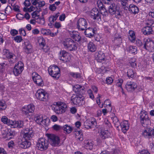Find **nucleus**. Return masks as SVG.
<instances>
[{
	"mask_svg": "<svg viewBox=\"0 0 154 154\" xmlns=\"http://www.w3.org/2000/svg\"><path fill=\"white\" fill-rule=\"evenodd\" d=\"M24 44L25 48H31L32 47V46L30 42L28 41H26L25 42Z\"/></svg>",
	"mask_w": 154,
	"mask_h": 154,
	"instance_id": "nucleus-47",
	"label": "nucleus"
},
{
	"mask_svg": "<svg viewBox=\"0 0 154 154\" xmlns=\"http://www.w3.org/2000/svg\"><path fill=\"white\" fill-rule=\"evenodd\" d=\"M113 81V80L111 77H108L106 79V83L110 84L112 83Z\"/></svg>",
	"mask_w": 154,
	"mask_h": 154,
	"instance_id": "nucleus-53",
	"label": "nucleus"
},
{
	"mask_svg": "<svg viewBox=\"0 0 154 154\" xmlns=\"http://www.w3.org/2000/svg\"><path fill=\"white\" fill-rule=\"evenodd\" d=\"M11 129H8L7 128L3 129L2 131V135H5V136H6L7 134H8V133L9 132V131Z\"/></svg>",
	"mask_w": 154,
	"mask_h": 154,
	"instance_id": "nucleus-52",
	"label": "nucleus"
},
{
	"mask_svg": "<svg viewBox=\"0 0 154 154\" xmlns=\"http://www.w3.org/2000/svg\"><path fill=\"white\" fill-rule=\"evenodd\" d=\"M123 82V79H119L118 80V82H117L116 83V85L119 87H120L122 88V90H123V89L122 87V85Z\"/></svg>",
	"mask_w": 154,
	"mask_h": 154,
	"instance_id": "nucleus-49",
	"label": "nucleus"
},
{
	"mask_svg": "<svg viewBox=\"0 0 154 154\" xmlns=\"http://www.w3.org/2000/svg\"><path fill=\"white\" fill-rule=\"evenodd\" d=\"M127 74L129 77L131 78H133L135 75V73H134L133 70L130 69L128 70Z\"/></svg>",
	"mask_w": 154,
	"mask_h": 154,
	"instance_id": "nucleus-40",
	"label": "nucleus"
},
{
	"mask_svg": "<svg viewBox=\"0 0 154 154\" xmlns=\"http://www.w3.org/2000/svg\"><path fill=\"white\" fill-rule=\"evenodd\" d=\"M96 122L95 119H87L84 123L85 128L87 129L93 128L94 125L96 126Z\"/></svg>",
	"mask_w": 154,
	"mask_h": 154,
	"instance_id": "nucleus-13",
	"label": "nucleus"
},
{
	"mask_svg": "<svg viewBox=\"0 0 154 154\" xmlns=\"http://www.w3.org/2000/svg\"><path fill=\"white\" fill-rule=\"evenodd\" d=\"M67 108L66 104L65 103L58 101V114L64 113Z\"/></svg>",
	"mask_w": 154,
	"mask_h": 154,
	"instance_id": "nucleus-17",
	"label": "nucleus"
},
{
	"mask_svg": "<svg viewBox=\"0 0 154 154\" xmlns=\"http://www.w3.org/2000/svg\"><path fill=\"white\" fill-rule=\"evenodd\" d=\"M108 11L110 15L116 18H119L121 16V11L119 5L112 3L110 5Z\"/></svg>",
	"mask_w": 154,
	"mask_h": 154,
	"instance_id": "nucleus-1",
	"label": "nucleus"
},
{
	"mask_svg": "<svg viewBox=\"0 0 154 154\" xmlns=\"http://www.w3.org/2000/svg\"><path fill=\"white\" fill-rule=\"evenodd\" d=\"M51 119L52 121L55 122L57 121L58 118L56 116L53 115L51 117Z\"/></svg>",
	"mask_w": 154,
	"mask_h": 154,
	"instance_id": "nucleus-63",
	"label": "nucleus"
},
{
	"mask_svg": "<svg viewBox=\"0 0 154 154\" xmlns=\"http://www.w3.org/2000/svg\"><path fill=\"white\" fill-rule=\"evenodd\" d=\"M91 17L94 20H99L100 19V14L99 13L98 9L96 8H94L91 11Z\"/></svg>",
	"mask_w": 154,
	"mask_h": 154,
	"instance_id": "nucleus-11",
	"label": "nucleus"
},
{
	"mask_svg": "<svg viewBox=\"0 0 154 154\" xmlns=\"http://www.w3.org/2000/svg\"><path fill=\"white\" fill-rule=\"evenodd\" d=\"M137 87V84L131 81L128 82L125 85L126 89L129 91H134Z\"/></svg>",
	"mask_w": 154,
	"mask_h": 154,
	"instance_id": "nucleus-15",
	"label": "nucleus"
},
{
	"mask_svg": "<svg viewBox=\"0 0 154 154\" xmlns=\"http://www.w3.org/2000/svg\"><path fill=\"white\" fill-rule=\"evenodd\" d=\"M148 25L152 27H154V22L152 20H150L147 23Z\"/></svg>",
	"mask_w": 154,
	"mask_h": 154,
	"instance_id": "nucleus-64",
	"label": "nucleus"
},
{
	"mask_svg": "<svg viewBox=\"0 0 154 154\" xmlns=\"http://www.w3.org/2000/svg\"><path fill=\"white\" fill-rule=\"evenodd\" d=\"M17 143L19 147L22 148L26 149L29 147L31 145V143L29 141H27L23 138L22 139H19Z\"/></svg>",
	"mask_w": 154,
	"mask_h": 154,
	"instance_id": "nucleus-10",
	"label": "nucleus"
},
{
	"mask_svg": "<svg viewBox=\"0 0 154 154\" xmlns=\"http://www.w3.org/2000/svg\"><path fill=\"white\" fill-rule=\"evenodd\" d=\"M23 68L22 66H19V64L16 65L14 67L13 72L15 75H18L20 74L23 70Z\"/></svg>",
	"mask_w": 154,
	"mask_h": 154,
	"instance_id": "nucleus-24",
	"label": "nucleus"
},
{
	"mask_svg": "<svg viewBox=\"0 0 154 154\" xmlns=\"http://www.w3.org/2000/svg\"><path fill=\"white\" fill-rule=\"evenodd\" d=\"M8 146L9 148H12L15 146V144L13 141L11 140L8 143Z\"/></svg>",
	"mask_w": 154,
	"mask_h": 154,
	"instance_id": "nucleus-50",
	"label": "nucleus"
},
{
	"mask_svg": "<svg viewBox=\"0 0 154 154\" xmlns=\"http://www.w3.org/2000/svg\"><path fill=\"white\" fill-rule=\"evenodd\" d=\"M147 112L144 111H142L140 114V120L146 118H148V116L147 115Z\"/></svg>",
	"mask_w": 154,
	"mask_h": 154,
	"instance_id": "nucleus-38",
	"label": "nucleus"
},
{
	"mask_svg": "<svg viewBox=\"0 0 154 154\" xmlns=\"http://www.w3.org/2000/svg\"><path fill=\"white\" fill-rule=\"evenodd\" d=\"M32 76L33 81L38 85L41 86L43 85V81L41 76L36 72H33Z\"/></svg>",
	"mask_w": 154,
	"mask_h": 154,
	"instance_id": "nucleus-9",
	"label": "nucleus"
},
{
	"mask_svg": "<svg viewBox=\"0 0 154 154\" xmlns=\"http://www.w3.org/2000/svg\"><path fill=\"white\" fill-rule=\"evenodd\" d=\"M19 33L20 34L23 36H25L26 35V33L25 30L21 28L19 30Z\"/></svg>",
	"mask_w": 154,
	"mask_h": 154,
	"instance_id": "nucleus-54",
	"label": "nucleus"
},
{
	"mask_svg": "<svg viewBox=\"0 0 154 154\" xmlns=\"http://www.w3.org/2000/svg\"><path fill=\"white\" fill-rule=\"evenodd\" d=\"M142 134L146 139H152L154 136V128H147L142 131Z\"/></svg>",
	"mask_w": 154,
	"mask_h": 154,
	"instance_id": "nucleus-5",
	"label": "nucleus"
},
{
	"mask_svg": "<svg viewBox=\"0 0 154 154\" xmlns=\"http://www.w3.org/2000/svg\"><path fill=\"white\" fill-rule=\"evenodd\" d=\"M116 36V35H114V42L115 43L118 44V45L120 43L122 42V39L121 37L117 38Z\"/></svg>",
	"mask_w": 154,
	"mask_h": 154,
	"instance_id": "nucleus-42",
	"label": "nucleus"
},
{
	"mask_svg": "<svg viewBox=\"0 0 154 154\" xmlns=\"http://www.w3.org/2000/svg\"><path fill=\"white\" fill-rule=\"evenodd\" d=\"M11 6L12 7H10L11 9H13L15 11L19 12L20 10L19 9V7L17 5H16L15 4L14 5H11Z\"/></svg>",
	"mask_w": 154,
	"mask_h": 154,
	"instance_id": "nucleus-46",
	"label": "nucleus"
},
{
	"mask_svg": "<svg viewBox=\"0 0 154 154\" xmlns=\"http://www.w3.org/2000/svg\"><path fill=\"white\" fill-rule=\"evenodd\" d=\"M66 18V15L65 14H61L59 17V20L61 21H64Z\"/></svg>",
	"mask_w": 154,
	"mask_h": 154,
	"instance_id": "nucleus-62",
	"label": "nucleus"
},
{
	"mask_svg": "<svg viewBox=\"0 0 154 154\" xmlns=\"http://www.w3.org/2000/svg\"><path fill=\"white\" fill-rule=\"evenodd\" d=\"M50 30L49 29H42L41 30V33L45 35H49V32Z\"/></svg>",
	"mask_w": 154,
	"mask_h": 154,
	"instance_id": "nucleus-48",
	"label": "nucleus"
},
{
	"mask_svg": "<svg viewBox=\"0 0 154 154\" xmlns=\"http://www.w3.org/2000/svg\"><path fill=\"white\" fill-rule=\"evenodd\" d=\"M10 33L12 35L14 36L18 34V32L16 29H12Z\"/></svg>",
	"mask_w": 154,
	"mask_h": 154,
	"instance_id": "nucleus-56",
	"label": "nucleus"
},
{
	"mask_svg": "<svg viewBox=\"0 0 154 154\" xmlns=\"http://www.w3.org/2000/svg\"><path fill=\"white\" fill-rule=\"evenodd\" d=\"M88 48H94L95 47L94 44L91 42H89L88 44Z\"/></svg>",
	"mask_w": 154,
	"mask_h": 154,
	"instance_id": "nucleus-59",
	"label": "nucleus"
},
{
	"mask_svg": "<svg viewBox=\"0 0 154 154\" xmlns=\"http://www.w3.org/2000/svg\"><path fill=\"white\" fill-rule=\"evenodd\" d=\"M70 75L74 78H79L81 77L80 74L78 73L71 72L70 73Z\"/></svg>",
	"mask_w": 154,
	"mask_h": 154,
	"instance_id": "nucleus-45",
	"label": "nucleus"
},
{
	"mask_svg": "<svg viewBox=\"0 0 154 154\" xmlns=\"http://www.w3.org/2000/svg\"><path fill=\"white\" fill-rule=\"evenodd\" d=\"M6 66V64L5 63H0V71L1 72H3V69Z\"/></svg>",
	"mask_w": 154,
	"mask_h": 154,
	"instance_id": "nucleus-55",
	"label": "nucleus"
},
{
	"mask_svg": "<svg viewBox=\"0 0 154 154\" xmlns=\"http://www.w3.org/2000/svg\"><path fill=\"white\" fill-rule=\"evenodd\" d=\"M85 88L83 86L77 85L73 87V90L78 94L82 95L85 93Z\"/></svg>",
	"mask_w": 154,
	"mask_h": 154,
	"instance_id": "nucleus-16",
	"label": "nucleus"
},
{
	"mask_svg": "<svg viewBox=\"0 0 154 154\" xmlns=\"http://www.w3.org/2000/svg\"><path fill=\"white\" fill-rule=\"evenodd\" d=\"M95 57L98 62H101L104 60L105 54L102 52L100 51L96 53Z\"/></svg>",
	"mask_w": 154,
	"mask_h": 154,
	"instance_id": "nucleus-22",
	"label": "nucleus"
},
{
	"mask_svg": "<svg viewBox=\"0 0 154 154\" xmlns=\"http://www.w3.org/2000/svg\"><path fill=\"white\" fill-rule=\"evenodd\" d=\"M79 33L77 31H73L70 33V36L75 41L79 42L81 40V37L79 35Z\"/></svg>",
	"mask_w": 154,
	"mask_h": 154,
	"instance_id": "nucleus-23",
	"label": "nucleus"
},
{
	"mask_svg": "<svg viewBox=\"0 0 154 154\" xmlns=\"http://www.w3.org/2000/svg\"><path fill=\"white\" fill-rule=\"evenodd\" d=\"M36 122L39 124L42 125H46V120H43L42 116H39L35 117L34 118Z\"/></svg>",
	"mask_w": 154,
	"mask_h": 154,
	"instance_id": "nucleus-25",
	"label": "nucleus"
},
{
	"mask_svg": "<svg viewBox=\"0 0 154 154\" xmlns=\"http://www.w3.org/2000/svg\"><path fill=\"white\" fill-rule=\"evenodd\" d=\"M128 38L130 42H134L136 40L135 32L132 30H130L128 35Z\"/></svg>",
	"mask_w": 154,
	"mask_h": 154,
	"instance_id": "nucleus-28",
	"label": "nucleus"
},
{
	"mask_svg": "<svg viewBox=\"0 0 154 154\" xmlns=\"http://www.w3.org/2000/svg\"><path fill=\"white\" fill-rule=\"evenodd\" d=\"M142 31L144 35H149L152 33V30L151 27L146 26L142 29Z\"/></svg>",
	"mask_w": 154,
	"mask_h": 154,
	"instance_id": "nucleus-26",
	"label": "nucleus"
},
{
	"mask_svg": "<svg viewBox=\"0 0 154 154\" xmlns=\"http://www.w3.org/2000/svg\"><path fill=\"white\" fill-rule=\"evenodd\" d=\"M95 31L94 29L88 28L85 31V33L87 37L91 38L93 36Z\"/></svg>",
	"mask_w": 154,
	"mask_h": 154,
	"instance_id": "nucleus-21",
	"label": "nucleus"
},
{
	"mask_svg": "<svg viewBox=\"0 0 154 154\" xmlns=\"http://www.w3.org/2000/svg\"><path fill=\"white\" fill-rule=\"evenodd\" d=\"M14 126V128L17 127L18 128H21L23 126V122L21 120L15 121V123Z\"/></svg>",
	"mask_w": 154,
	"mask_h": 154,
	"instance_id": "nucleus-36",
	"label": "nucleus"
},
{
	"mask_svg": "<svg viewBox=\"0 0 154 154\" xmlns=\"http://www.w3.org/2000/svg\"><path fill=\"white\" fill-rule=\"evenodd\" d=\"M154 46V42L150 39L147 40L144 44V47L145 48H153Z\"/></svg>",
	"mask_w": 154,
	"mask_h": 154,
	"instance_id": "nucleus-32",
	"label": "nucleus"
},
{
	"mask_svg": "<svg viewBox=\"0 0 154 154\" xmlns=\"http://www.w3.org/2000/svg\"><path fill=\"white\" fill-rule=\"evenodd\" d=\"M15 122V121H13L12 120H10V119H8V123H7V124L8 125L13 126L14 127V126Z\"/></svg>",
	"mask_w": 154,
	"mask_h": 154,
	"instance_id": "nucleus-57",
	"label": "nucleus"
},
{
	"mask_svg": "<svg viewBox=\"0 0 154 154\" xmlns=\"http://www.w3.org/2000/svg\"><path fill=\"white\" fill-rule=\"evenodd\" d=\"M120 125L122 128V130L124 133H125L129 129V124L127 121H123Z\"/></svg>",
	"mask_w": 154,
	"mask_h": 154,
	"instance_id": "nucleus-20",
	"label": "nucleus"
},
{
	"mask_svg": "<svg viewBox=\"0 0 154 154\" xmlns=\"http://www.w3.org/2000/svg\"><path fill=\"white\" fill-rule=\"evenodd\" d=\"M58 66L56 65H53L50 66L48 69V73L49 75L52 77L56 79H57L58 78L57 77V75H58V70L57 69Z\"/></svg>",
	"mask_w": 154,
	"mask_h": 154,
	"instance_id": "nucleus-7",
	"label": "nucleus"
},
{
	"mask_svg": "<svg viewBox=\"0 0 154 154\" xmlns=\"http://www.w3.org/2000/svg\"><path fill=\"white\" fill-rule=\"evenodd\" d=\"M77 25L79 30L82 31L84 30L87 27V20L84 18H80L78 21Z\"/></svg>",
	"mask_w": 154,
	"mask_h": 154,
	"instance_id": "nucleus-8",
	"label": "nucleus"
},
{
	"mask_svg": "<svg viewBox=\"0 0 154 154\" xmlns=\"http://www.w3.org/2000/svg\"><path fill=\"white\" fill-rule=\"evenodd\" d=\"M22 40V37L20 35H17L14 38V40L18 43L21 42Z\"/></svg>",
	"mask_w": 154,
	"mask_h": 154,
	"instance_id": "nucleus-44",
	"label": "nucleus"
},
{
	"mask_svg": "<svg viewBox=\"0 0 154 154\" xmlns=\"http://www.w3.org/2000/svg\"><path fill=\"white\" fill-rule=\"evenodd\" d=\"M36 98L42 101H46L48 98V95L43 89L38 90L36 94Z\"/></svg>",
	"mask_w": 154,
	"mask_h": 154,
	"instance_id": "nucleus-3",
	"label": "nucleus"
},
{
	"mask_svg": "<svg viewBox=\"0 0 154 154\" xmlns=\"http://www.w3.org/2000/svg\"><path fill=\"white\" fill-rule=\"evenodd\" d=\"M1 121L5 124H7L8 123V119L7 117L4 116H3L1 119Z\"/></svg>",
	"mask_w": 154,
	"mask_h": 154,
	"instance_id": "nucleus-51",
	"label": "nucleus"
},
{
	"mask_svg": "<svg viewBox=\"0 0 154 154\" xmlns=\"http://www.w3.org/2000/svg\"><path fill=\"white\" fill-rule=\"evenodd\" d=\"M62 44L65 47L72 48H75L76 45L72 39L69 38L66 39L65 41L63 42Z\"/></svg>",
	"mask_w": 154,
	"mask_h": 154,
	"instance_id": "nucleus-12",
	"label": "nucleus"
},
{
	"mask_svg": "<svg viewBox=\"0 0 154 154\" xmlns=\"http://www.w3.org/2000/svg\"><path fill=\"white\" fill-rule=\"evenodd\" d=\"M58 18V13L52 15L49 17V21L50 22L54 23L57 20Z\"/></svg>",
	"mask_w": 154,
	"mask_h": 154,
	"instance_id": "nucleus-37",
	"label": "nucleus"
},
{
	"mask_svg": "<svg viewBox=\"0 0 154 154\" xmlns=\"http://www.w3.org/2000/svg\"><path fill=\"white\" fill-rule=\"evenodd\" d=\"M46 135L48 138V143L53 146H58V135L54 134H47Z\"/></svg>",
	"mask_w": 154,
	"mask_h": 154,
	"instance_id": "nucleus-4",
	"label": "nucleus"
},
{
	"mask_svg": "<svg viewBox=\"0 0 154 154\" xmlns=\"http://www.w3.org/2000/svg\"><path fill=\"white\" fill-rule=\"evenodd\" d=\"M84 98L82 95H74L71 97L72 103L76 105H82Z\"/></svg>",
	"mask_w": 154,
	"mask_h": 154,
	"instance_id": "nucleus-6",
	"label": "nucleus"
},
{
	"mask_svg": "<svg viewBox=\"0 0 154 154\" xmlns=\"http://www.w3.org/2000/svg\"><path fill=\"white\" fill-rule=\"evenodd\" d=\"M63 128V130L65 131V133L67 134L70 133L72 131V128L71 127L68 126L67 125H65L63 127L62 126L58 125V130Z\"/></svg>",
	"mask_w": 154,
	"mask_h": 154,
	"instance_id": "nucleus-30",
	"label": "nucleus"
},
{
	"mask_svg": "<svg viewBox=\"0 0 154 154\" xmlns=\"http://www.w3.org/2000/svg\"><path fill=\"white\" fill-rule=\"evenodd\" d=\"M49 8L50 10L52 11H54L56 9V7L55 6V4H52L50 5L49 7Z\"/></svg>",
	"mask_w": 154,
	"mask_h": 154,
	"instance_id": "nucleus-58",
	"label": "nucleus"
},
{
	"mask_svg": "<svg viewBox=\"0 0 154 154\" xmlns=\"http://www.w3.org/2000/svg\"><path fill=\"white\" fill-rule=\"evenodd\" d=\"M101 136L102 139H104L109 136V132L107 130L102 129L100 132Z\"/></svg>",
	"mask_w": 154,
	"mask_h": 154,
	"instance_id": "nucleus-34",
	"label": "nucleus"
},
{
	"mask_svg": "<svg viewBox=\"0 0 154 154\" xmlns=\"http://www.w3.org/2000/svg\"><path fill=\"white\" fill-rule=\"evenodd\" d=\"M93 143L91 142H88L85 144V146L86 147V148L90 150H91L92 149L93 147Z\"/></svg>",
	"mask_w": 154,
	"mask_h": 154,
	"instance_id": "nucleus-43",
	"label": "nucleus"
},
{
	"mask_svg": "<svg viewBox=\"0 0 154 154\" xmlns=\"http://www.w3.org/2000/svg\"><path fill=\"white\" fill-rule=\"evenodd\" d=\"M3 54L6 55V57L8 58H12L14 55L12 53L9 52V51L7 49H4L3 50Z\"/></svg>",
	"mask_w": 154,
	"mask_h": 154,
	"instance_id": "nucleus-33",
	"label": "nucleus"
},
{
	"mask_svg": "<svg viewBox=\"0 0 154 154\" xmlns=\"http://www.w3.org/2000/svg\"><path fill=\"white\" fill-rule=\"evenodd\" d=\"M142 125L144 127H147L150 123V120L148 118L141 120Z\"/></svg>",
	"mask_w": 154,
	"mask_h": 154,
	"instance_id": "nucleus-35",
	"label": "nucleus"
},
{
	"mask_svg": "<svg viewBox=\"0 0 154 154\" xmlns=\"http://www.w3.org/2000/svg\"><path fill=\"white\" fill-rule=\"evenodd\" d=\"M113 122L116 127L118 128L120 124L119 122V120L116 117H114L112 118Z\"/></svg>",
	"mask_w": 154,
	"mask_h": 154,
	"instance_id": "nucleus-41",
	"label": "nucleus"
},
{
	"mask_svg": "<svg viewBox=\"0 0 154 154\" xmlns=\"http://www.w3.org/2000/svg\"><path fill=\"white\" fill-rule=\"evenodd\" d=\"M60 56L59 57V59L60 60L63 61L64 62H67L70 60V58L69 54L65 53V51H63L62 54H61V52H60Z\"/></svg>",
	"mask_w": 154,
	"mask_h": 154,
	"instance_id": "nucleus-19",
	"label": "nucleus"
},
{
	"mask_svg": "<svg viewBox=\"0 0 154 154\" xmlns=\"http://www.w3.org/2000/svg\"><path fill=\"white\" fill-rule=\"evenodd\" d=\"M15 134V132L10 130L9 131V132L7 134L6 136H4L3 137L4 138H6V140H10L13 138Z\"/></svg>",
	"mask_w": 154,
	"mask_h": 154,
	"instance_id": "nucleus-31",
	"label": "nucleus"
},
{
	"mask_svg": "<svg viewBox=\"0 0 154 154\" xmlns=\"http://www.w3.org/2000/svg\"><path fill=\"white\" fill-rule=\"evenodd\" d=\"M6 107L5 101L4 100L0 101V112L5 110Z\"/></svg>",
	"mask_w": 154,
	"mask_h": 154,
	"instance_id": "nucleus-39",
	"label": "nucleus"
},
{
	"mask_svg": "<svg viewBox=\"0 0 154 154\" xmlns=\"http://www.w3.org/2000/svg\"><path fill=\"white\" fill-rule=\"evenodd\" d=\"M136 49H130L129 50V52L130 54H135L137 53Z\"/></svg>",
	"mask_w": 154,
	"mask_h": 154,
	"instance_id": "nucleus-61",
	"label": "nucleus"
},
{
	"mask_svg": "<svg viewBox=\"0 0 154 154\" xmlns=\"http://www.w3.org/2000/svg\"><path fill=\"white\" fill-rule=\"evenodd\" d=\"M49 143L45 138H41L38 140L36 146L41 151L46 150L48 148Z\"/></svg>",
	"mask_w": 154,
	"mask_h": 154,
	"instance_id": "nucleus-2",
	"label": "nucleus"
},
{
	"mask_svg": "<svg viewBox=\"0 0 154 154\" xmlns=\"http://www.w3.org/2000/svg\"><path fill=\"white\" fill-rule=\"evenodd\" d=\"M129 11L133 14L137 13L139 10L138 7L133 4L129 5Z\"/></svg>",
	"mask_w": 154,
	"mask_h": 154,
	"instance_id": "nucleus-27",
	"label": "nucleus"
},
{
	"mask_svg": "<svg viewBox=\"0 0 154 154\" xmlns=\"http://www.w3.org/2000/svg\"><path fill=\"white\" fill-rule=\"evenodd\" d=\"M33 135L34 133L33 131H30L29 133L26 132L25 134L23 135V139L27 141L30 140L33 137Z\"/></svg>",
	"mask_w": 154,
	"mask_h": 154,
	"instance_id": "nucleus-29",
	"label": "nucleus"
},
{
	"mask_svg": "<svg viewBox=\"0 0 154 154\" xmlns=\"http://www.w3.org/2000/svg\"><path fill=\"white\" fill-rule=\"evenodd\" d=\"M97 6L100 9V13L103 16H106L108 15V13L107 10L104 7L103 5L100 0H98L97 2Z\"/></svg>",
	"mask_w": 154,
	"mask_h": 154,
	"instance_id": "nucleus-14",
	"label": "nucleus"
},
{
	"mask_svg": "<svg viewBox=\"0 0 154 154\" xmlns=\"http://www.w3.org/2000/svg\"><path fill=\"white\" fill-rule=\"evenodd\" d=\"M35 109L34 106L32 104L29 105L23 108L22 112L23 114L28 115L29 113L32 112Z\"/></svg>",
	"mask_w": 154,
	"mask_h": 154,
	"instance_id": "nucleus-18",
	"label": "nucleus"
},
{
	"mask_svg": "<svg viewBox=\"0 0 154 154\" xmlns=\"http://www.w3.org/2000/svg\"><path fill=\"white\" fill-rule=\"evenodd\" d=\"M53 23H54L52 22H50V23L48 24V25L51 27H52L53 26H54L55 28H58V23L56 22L54 24Z\"/></svg>",
	"mask_w": 154,
	"mask_h": 154,
	"instance_id": "nucleus-60",
	"label": "nucleus"
}]
</instances>
